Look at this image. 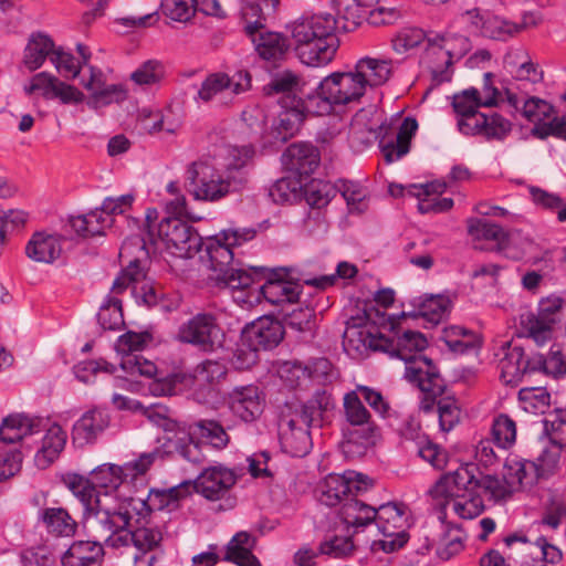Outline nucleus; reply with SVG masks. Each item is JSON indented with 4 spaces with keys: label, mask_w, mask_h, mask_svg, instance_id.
I'll use <instances>...</instances> for the list:
<instances>
[{
    "label": "nucleus",
    "mask_w": 566,
    "mask_h": 566,
    "mask_svg": "<svg viewBox=\"0 0 566 566\" xmlns=\"http://www.w3.org/2000/svg\"><path fill=\"white\" fill-rule=\"evenodd\" d=\"M145 500L124 497L118 500L115 515L109 520L108 515H102V522H95L97 537L106 538V546L122 548L133 545L134 563L145 562L154 565L160 553L163 532L159 526L150 521L142 523L140 518L133 520L135 515L145 517Z\"/></svg>",
    "instance_id": "obj_1"
},
{
    "label": "nucleus",
    "mask_w": 566,
    "mask_h": 566,
    "mask_svg": "<svg viewBox=\"0 0 566 566\" xmlns=\"http://www.w3.org/2000/svg\"><path fill=\"white\" fill-rule=\"evenodd\" d=\"M227 158L199 160L192 163L187 170L189 190L196 200L218 201L226 197L238 184L234 170L245 166L253 150L249 146L226 149Z\"/></svg>",
    "instance_id": "obj_2"
},
{
    "label": "nucleus",
    "mask_w": 566,
    "mask_h": 566,
    "mask_svg": "<svg viewBox=\"0 0 566 566\" xmlns=\"http://www.w3.org/2000/svg\"><path fill=\"white\" fill-rule=\"evenodd\" d=\"M287 29L303 64L319 67L334 59L338 44L331 14L304 15L291 22Z\"/></svg>",
    "instance_id": "obj_3"
},
{
    "label": "nucleus",
    "mask_w": 566,
    "mask_h": 566,
    "mask_svg": "<svg viewBox=\"0 0 566 566\" xmlns=\"http://www.w3.org/2000/svg\"><path fill=\"white\" fill-rule=\"evenodd\" d=\"M44 431L41 436L38 450L34 454V464L39 469L49 468L61 454L67 434L57 423L44 428L41 419L27 415H11L3 419L0 426V441L15 443L28 437H33Z\"/></svg>",
    "instance_id": "obj_4"
},
{
    "label": "nucleus",
    "mask_w": 566,
    "mask_h": 566,
    "mask_svg": "<svg viewBox=\"0 0 566 566\" xmlns=\"http://www.w3.org/2000/svg\"><path fill=\"white\" fill-rule=\"evenodd\" d=\"M256 231L252 228L227 229L210 238L206 243V252L210 268L217 273L216 279L232 290L247 289L254 282L256 269L250 271L232 265L233 248L254 239Z\"/></svg>",
    "instance_id": "obj_5"
},
{
    "label": "nucleus",
    "mask_w": 566,
    "mask_h": 566,
    "mask_svg": "<svg viewBox=\"0 0 566 566\" xmlns=\"http://www.w3.org/2000/svg\"><path fill=\"white\" fill-rule=\"evenodd\" d=\"M343 418L342 451L347 458H359L376 443L379 431L357 391L352 390L344 395Z\"/></svg>",
    "instance_id": "obj_6"
},
{
    "label": "nucleus",
    "mask_w": 566,
    "mask_h": 566,
    "mask_svg": "<svg viewBox=\"0 0 566 566\" xmlns=\"http://www.w3.org/2000/svg\"><path fill=\"white\" fill-rule=\"evenodd\" d=\"M366 95L364 85L353 70L334 72L325 76L315 88L304 97L303 107L312 115L331 114L335 106L357 103Z\"/></svg>",
    "instance_id": "obj_7"
},
{
    "label": "nucleus",
    "mask_w": 566,
    "mask_h": 566,
    "mask_svg": "<svg viewBox=\"0 0 566 566\" xmlns=\"http://www.w3.org/2000/svg\"><path fill=\"white\" fill-rule=\"evenodd\" d=\"M478 88L471 87L453 95L452 106L458 115V128L468 136L486 139H503L511 132V123L497 113L486 115L479 112Z\"/></svg>",
    "instance_id": "obj_8"
},
{
    "label": "nucleus",
    "mask_w": 566,
    "mask_h": 566,
    "mask_svg": "<svg viewBox=\"0 0 566 566\" xmlns=\"http://www.w3.org/2000/svg\"><path fill=\"white\" fill-rule=\"evenodd\" d=\"M157 219V211L148 210L146 213L147 239L154 245L155 250L165 251L168 254L189 259L199 252L202 240L198 232L188 223L178 218H166L158 224L157 234L151 230L153 223ZM144 239V237L142 238ZM148 250V248L146 247Z\"/></svg>",
    "instance_id": "obj_9"
},
{
    "label": "nucleus",
    "mask_w": 566,
    "mask_h": 566,
    "mask_svg": "<svg viewBox=\"0 0 566 566\" xmlns=\"http://www.w3.org/2000/svg\"><path fill=\"white\" fill-rule=\"evenodd\" d=\"M325 409L326 406L314 398L281 417L280 441L285 452L293 457H303L308 453L312 447L308 428L321 423Z\"/></svg>",
    "instance_id": "obj_10"
},
{
    "label": "nucleus",
    "mask_w": 566,
    "mask_h": 566,
    "mask_svg": "<svg viewBox=\"0 0 566 566\" xmlns=\"http://www.w3.org/2000/svg\"><path fill=\"white\" fill-rule=\"evenodd\" d=\"M148 254L149 251L146 249V241L142 239V237H130L123 242L119 256L134 255V259L128 261L126 269H124L113 282L112 293L120 294L132 285L133 295L137 303H143L147 306L156 304L157 297L154 287L143 281L145 275L139 264L140 259Z\"/></svg>",
    "instance_id": "obj_11"
},
{
    "label": "nucleus",
    "mask_w": 566,
    "mask_h": 566,
    "mask_svg": "<svg viewBox=\"0 0 566 566\" xmlns=\"http://www.w3.org/2000/svg\"><path fill=\"white\" fill-rule=\"evenodd\" d=\"M64 483L73 495L82 503L84 510V526L87 533H92L97 537L95 531V522H102V515H108L112 520L116 513L117 503H109L111 496L101 494L97 491L92 480L76 473H69L64 478Z\"/></svg>",
    "instance_id": "obj_12"
},
{
    "label": "nucleus",
    "mask_w": 566,
    "mask_h": 566,
    "mask_svg": "<svg viewBox=\"0 0 566 566\" xmlns=\"http://www.w3.org/2000/svg\"><path fill=\"white\" fill-rule=\"evenodd\" d=\"M226 375L227 367L222 361L206 359L198 364L189 375H175L172 382L156 380L151 386V390L155 395H172L175 392L174 385L179 381L189 386L197 394L198 399H200L205 398L206 392H210Z\"/></svg>",
    "instance_id": "obj_13"
},
{
    "label": "nucleus",
    "mask_w": 566,
    "mask_h": 566,
    "mask_svg": "<svg viewBox=\"0 0 566 566\" xmlns=\"http://www.w3.org/2000/svg\"><path fill=\"white\" fill-rule=\"evenodd\" d=\"M375 523L382 538L378 544L386 553H392L401 547L409 539L408 528L410 526V514L408 507L402 503H386L377 509Z\"/></svg>",
    "instance_id": "obj_14"
},
{
    "label": "nucleus",
    "mask_w": 566,
    "mask_h": 566,
    "mask_svg": "<svg viewBox=\"0 0 566 566\" xmlns=\"http://www.w3.org/2000/svg\"><path fill=\"white\" fill-rule=\"evenodd\" d=\"M224 334L213 313L199 312L178 327L176 338L202 352H213L221 347Z\"/></svg>",
    "instance_id": "obj_15"
},
{
    "label": "nucleus",
    "mask_w": 566,
    "mask_h": 566,
    "mask_svg": "<svg viewBox=\"0 0 566 566\" xmlns=\"http://www.w3.org/2000/svg\"><path fill=\"white\" fill-rule=\"evenodd\" d=\"M251 76L245 71L235 72L229 75L223 72L209 74L198 90V98L205 103H214L220 106H228L234 103L235 98L249 91Z\"/></svg>",
    "instance_id": "obj_16"
},
{
    "label": "nucleus",
    "mask_w": 566,
    "mask_h": 566,
    "mask_svg": "<svg viewBox=\"0 0 566 566\" xmlns=\"http://www.w3.org/2000/svg\"><path fill=\"white\" fill-rule=\"evenodd\" d=\"M564 298L552 294L541 298L537 313L521 316V325L527 337L537 346H544L553 337V326L560 321Z\"/></svg>",
    "instance_id": "obj_17"
},
{
    "label": "nucleus",
    "mask_w": 566,
    "mask_h": 566,
    "mask_svg": "<svg viewBox=\"0 0 566 566\" xmlns=\"http://www.w3.org/2000/svg\"><path fill=\"white\" fill-rule=\"evenodd\" d=\"M373 485L374 481L369 476L355 471L329 474L318 486V500L327 506L343 505L346 500L364 494Z\"/></svg>",
    "instance_id": "obj_18"
},
{
    "label": "nucleus",
    "mask_w": 566,
    "mask_h": 566,
    "mask_svg": "<svg viewBox=\"0 0 566 566\" xmlns=\"http://www.w3.org/2000/svg\"><path fill=\"white\" fill-rule=\"evenodd\" d=\"M468 231L475 239L496 241L499 249L513 260L522 259L532 250L534 244L521 231L506 232L499 224L480 219H471L468 224Z\"/></svg>",
    "instance_id": "obj_19"
},
{
    "label": "nucleus",
    "mask_w": 566,
    "mask_h": 566,
    "mask_svg": "<svg viewBox=\"0 0 566 566\" xmlns=\"http://www.w3.org/2000/svg\"><path fill=\"white\" fill-rule=\"evenodd\" d=\"M417 129L418 123L411 117H406L398 127L392 120L379 125L376 137L379 139V147L387 164L395 163L409 153L411 138Z\"/></svg>",
    "instance_id": "obj_20"
},
{
    "label": "nucleus",
    "mask_w": 566,
    "mask_h": 566,
    "mask_svg": "<svg viewBox=\"0 0 566 566\" xmlns=\"http://www.w3.org/2000/svg\"><path fill=\"white\" fill-rule=\"evenodd\" d=\"M539 463L518 457L509 458L504 464V478L515 491L533 485L539 475L553 471L559 460V453L544 452L539 457Z\"/></svg>",
    "instance_id": "obj_21"
},
{
    "label": "nucleus",
    "mask_w": 566,
    "mask_h": 566,
    "mask_svg": "<svg viewBox=\"0 0 566 566\" xmlns=\"http://www.w3.org/2000/svg\"><path fill=\"white\" fill-rule=\"evenodd\" d=\"M164 427L165 433L158 440L160 447L156 448V450H160V459L165 455H179L192 463H200L205 460L201 446L193 440V432L190 428L181 427L171 420H165Z\"/></svg>",
    "instance_id": "obj_22"
},
{
    "label": "nucleus",
    "mask_w": 566,
    "mask_h": 566,
    "mask_svg": "<svg viewBox=\"0 0 566 566\" xmlns=\"http://www.w3.org/2000/svg\"><path fill=\"white\" fill-rule=\"evenodd\" d=\"M150 340L151 336L147 332H127L118 337L115 348L124 356L120 367L127 375L151 378L157 374V367L153 361L133 355L134 352L143 350Z\"/></svg>",
    "instance_id": "obj_23"
},
{
    "label": "nucleus",
    "mask_w": 566,
    "mask_h": 566,
    "mask_svg": "<svg viewBox=\"0 0 566 566\" xmlns=\"http://www.w3.org/2000/svg\"><path fill=\"white\" fill-rule=\"evenodd\" d=\"M237 480L238 476L233 470L218 464L202 470L191 489L209 501H219L230 492Z\"/></svg>",
    "instance_id": "obj_24"
},
{
    "label": "nucleus",
    "mask_w": 566,
    "mask_h": 566,
    "mask_svg": "<svg viewBox=\"0 0 566 566\" xmlns=\"http://www.w3.org/2000/svg\"><path fill=\"white\" fill-rule=\"evenodd\" d=\"M481 490L480 480H478L472 469L461 467L454 472L443 475L429 491L434 503L450 500L464 492Z\"/></svg>",
    "instance_id": "obj_25"
},
{
    "label": "nucleus",
    "mask_w": 566,
    "mask_h": 566,
    "mask_svg": "<svg viewBox=\"0 0 566 566\" xmlns=\"http://www.w3.org/2000/svg\"><path fill=\"white\" fill-rule=\"evenodd\" d=\"M24 91L29 95L38 93L46 99L59 98L63 104L80 103L84 98V94L75 86L46 72L35 74Z\"/></svg>",
    "instance_id": "obj_26"
},
{
    "label": "nucleus",
    "mask_w": 566,
    "mask_h": 566,
    "mask_svg": "<svg viewBox=\"0 0 566 566\" xmlns=\"http://www.w3.org/2000/svg\"><path fill=\"white\" fill-rule=\"evenodd\" d=\"M506 72L518 82L537 84L543 81L544 72L534 62L528 50L524 46L510 48L503 57Z\"/></svg>",
    "instance_id": "obj_27"
},
{
    "label": "nucleus",
    "mask_w": 566,
    "mask_h": 566,
    "mask_svg": "<svg viewBox=\"0 0 566 566\" xmlns=\"http://www.w3.org/2000/svg\"><path fill=\"white\" fill-rule=\"evenodd\" d=\"M405 378L409 382L416 384L422 392L432 396H437L443 390L439 371L432 361L424 356L413 359L408 358V363L405 364Z\"/></svg>",
    "instance_id": "obj_28"
},
{
    "label": "nucleus",
    "mask_w": 566,
    "mask_h": 566,
    "mask_svg": "<svg viewBox=\"0 0 566 566\" xmlns=\"http://www.w3.org/2000/svg\"><path fill=\"white\" fill-rule=\"evenodd\" d=\"M90 539L75 541L71 544L66 552L61 557L63 566H99L104 548L103 543L106 545V538L96 537L88 533Z\"/></svg>",
    "instance_id": "obj_29"
},
{
    "label": "nucleus",
    "mask_w": 566,
    "mask_h": 566,
    "mask_svg": "<svg viewBox=\"0 0 566 566\" xmlns=\"http://www.w3.org/2000/svg\"><path fill=\"white\" fill-rule=\"evenodd\" d=\"M284 327L270 316H263L249 325L243 332V340L256 349H270L283 339Z\"/></svg>",
    "instance_id": "obj_30"
},
{
    "label": "nucleus",
    "mask_w": 566,
    "mask_h": 566,
    "mask_svg": "<svg viewBox=\"0 0 566 566\" xmlns=\"http://www.w3.org/2000/svg\"><path fill=\"white\" fill-rule=\"evenodd\" d=\"M264 400L256 386L235 387L229 394V407L234 416L245 422L255 420L263 412Z\"/></svg>",
    "instance_id": "obj_31"
},
{
    "label": "nucleus",
    "mask_w": 566,
    "mask_h": 566,
    "mask_svg": "<svg viewBox=\"0 0 566 566\" xmlns=\"http://www.w3.org/2000/svg\"><path fill=\"white\" fill-rule=\"evenodd\" d=\"M88 77L82 76L81 84L91 93L92 104L103 106L126 98V91L122 85H106V77L102 70L88 65Z\"/></svg>",
    "instance_id": "obj_32"
},
{
    "label": "nucleus",
    "mask_w": 566,
    "mask_h": 566,
    "mask_svg": "<svg viewBox=\"0 0 566 566\" xmlns=\"http://www.w3.org/2000/svg\"><path fill=\"white\" fill-rule=\"evenodd\" d=\"M344 347L350 352L364 354L368 349L389 352L392 342L379 333L373 332L368 325H348L344 333Z\"/></svg>",
    "instance_id": "obj_33"
},
{
    "label": "nucleus",
    "mask_w": 566,
    "mask_h": 566,
    "mask_svg": "<svg viewBox=\"0 0 566 566\" xmlns=\"http://www.w3.org/2000/svg\"><path fill=\"white\" fill-rule=\"evenodd\" d=\"M62 251V238L44 231L33 233L25 245L27 256L38 263L52 264Z\"/></svg>",
    "instance_id": "obj_34"
},
{
    "label": "nucleus",
    "mask_w": 566,
    "mask_h": 566,
    "mask_svg": "<svg viewBox=\"0 0 566 566\" xmlns=\"http://www.w3.org/2000/svg\"><path fill=\"white\" fill-rule=\"evenodd\" d=\"M439 509V520L443 522L448 516V511L451 510L455 515L464 520H471L479 516L484 511V504L480 490L464 492L450 500L434 503Z\"/></svg>",
    "instance_id": "obj_35"
},
{
    "label": "nucleus",
    "mask_w": 566,
    "mask_h": 566,
    "mask_svg": "<svg viewBox=\"0 0 566 566\" xmlns=\"http://www.w3.org/2000/svg\"><path fill=\"white\" fill-rule=\"evenodd\" d=\"M109 424V415L106 410L94 408L85 412L73 426V441L80 446L95 441Z\"/></svg>",
    "instance_id": "obj_36"
},
{
    "label": "nucleus",
    "mask_w": 566,
    "mask_h": 566,
    "mask_svg": "<svg viewBox=\"0 0 566 566\" xmlns=\"http://www.w3.org/2000/svg\"><path fill=\"white\" fill-rule=\"evenodd\" d=\"M352 70L364 85L366 93L368 90L384 85L391 76L390 61L368 56L359 59Z\"/></svg>",
    "instance_id": "obj_37"
},
{
    "label": "nucleus",
    "mask_w": 566,
    "mask_h": 566,
    "mask_svg": "<svg viewBox=\"0 0 566 566\" xmlns=\"http://www.w3.org/2000/svg\"><path fill=\"white\" fill-rule=\"evenodd\" d=\"M280 4V0H243L240 7L241 19L248 35H253L264 28L268 17L272 15Z\"/></svg>",
    "instance_id": "obj_38"
},
{
    "label": "nucleus",
    "mask_w": 566,
    "mask_h": 566,
    "mask_svg": "<svg viewBox=\"0 0 566 566\" xmlns=\"http://www.w3.org/2000/svg\"><path fill=\"white\" fill-rule=\"evenodd\" d=\"M282 160L290 171L300 176H308L318 166V155L315 148L307 144H292L282 155Z\"/></svg>",
    "instance_id": "obj_39"
},
{
    "label": "nucleus",
    "mask_w": 566,
    "mask_h": 566,
    "mask_svg": "<svg viewBox=\"0 0 566 566\" xmlns=\"http://www.w3.org/2000/svg\"><path fill=\"white\" fill-rule=\"evenodd\" d=\"M260 291L263 297L273 305L293 304L300 298L301 285L275 274V277H270L260 287Z\"/></svg>",
    "instance_id": "obj_40"
},
{
    "label": "nucleus",
    "mask_w": 566,
    "mask_h": 566,
    "mask_svg": "<svg viewBox=\"0 0 566 566\" xmlns=\"http://www.w3.org/2000/svg\"><path fill=\"white\" fill-rule=\"evenodd\" d=\"M339 515L347 526L358 532L375 523L377 509L358 500L357 496H352L343 503Z\"/></svg>",
    "instance_id": "obj_41"
},
{
    "label": "nucleus",
    "mask_w": 566,
    "mask_h": 566,
    "mask_svg": "<svg viewBox=\"0 0 566 566\" xmlns=\"http://www.w3.org/2000/svg\"><path fill=\"white\" fill-rule=\"evenodd\" d=\"M57 46L53 40L45 33H33L24 50L23 63L29 71L40 69L44 61L49 57L51 60Z\"/></svg>",
    "instance_id": "obj_42"
},
{
    "label": "nucleus",
    "mask_w": 566,
    "mask_h": 566,
    "mask_svg": "<svg viewBox=\"0 0 566 566\" xmlns=\"http://www.w3.org/2000/svg\"><path fill=\"white\" fill-rule=\"evenodd\" d=\"M451 306L452 300L446 294L420 297L415 303V316L422 317L431 326H434L449 315Z\"/></svg>",
    "instance_id": "obj_43"
},
{
    "label": "nucleus",
    "mask_w": 566,
    "mask_h": 566,
    "mask_svg": "<svg viewBox=\"0 0 566 566\" xmlns=\"http://www.w3.org/2000/svg\"><path fill=\"white\" fill-rule=\"evenodd\" d=\"M509 104L516 111L521 109L522 115L535 125L543 124L554 113V107L546 101L538 97H528L522 101L517 95L506 91Z\"/></svg>",
    "instance_id": "obj_44"
},
{
    "label": "nucleus",
    "mask_w": 566,
    "mask_h": 566,
    "mask_svg": "<svg viewBox=\"0 0 566 566\" xmlns=\"http://www.w3.org/2000/svg\"><path fill=\"white\" fill-rule=\"evenodd\" d=\"M392 342V347L387 352L390 357H396L408 363V358L423 357L420 353L428 346L427 338L420 332L405 331Z\"/></svg>",
    "instance_id": "obj_45"
},
{
    "label": "nucleus",
    "mask_w": 566,
    "mask_h": 566,
    "mask_svg": "<svg viewBox=\"0 0 566 566\" xmlns=\"http://www.w3.org/2000/svg\"><path fill=\"white\" fill-rule=\"evenodd\" d=\"M531 365L535 373H543L553 378L566 375V354L558 344H553L546 355L536 353L531 356Z\"/></svg>",
    "instance_id": "obj_46"
},
{
    "label": "nucleus",
    "mask_w": 566,
    "mask_h": 566,
    "mask_svg": "<svg viewBox=\"0 0 566 566\" xmlns=\"http://www.w3.org/2000/svg\"><path fill=\"white\" fill-rule=\"evenodd\" d=\"M442 52L447 53L441 42L434 36L428 40L424 53L421 57V63L431 71L438 82L450 80L449 67L453 64L449 55L442 57Z\"/></svg>",
    "instance_id": "obj_47"
},
{
    "label": "nucleus",
    "mask_w": 566,
    "mask_h": 566,
    "mask_svg": "<svg viewBox=\"0 0 566 566\" xmlns=\"http://www.w3.org/2000/svg\"><path fill=\"white\" fill-rule=\"evenodd\" d=\"M440 339L455 354H475L481 346L479 336L461 326L446 327Z\"/></svg>",
    "instance_id": "obj_48"
},
{
    "label": "nucleus",
    "mask_w": 566,
    "mask_h": 566,
    "mask_svg": "<svg viewBox=\"0 0 566 566\" xmlns=\"http://www.w3.org/2000/svg\"><path fill=\"white\" fill-rule=\"evenodd\" d=\"M501 377L507 384L517 382L527 373H535L531 365V357L524 358L522 347L514 346L500 360Z\"/></svg>",
    "instance_id": "obj_49"
},
{
    "label": "nucleus",
    "mask_w": 566,
    "mask_h": 566,
    "mask_svg": "<svg viewBox=\"0 0 566 566\" xmlns=\"http://www.w3.org/2000/svg\"><path fill=\"white\" fill-rule=\"evenodd\" d=\"M192 483L189 481L182 482L179 485L166 490H151L145 501L146 509L144 513L147 514L151 510H172L177 506L180 499L186 497L191 492Z\"/></svg>",
    "instance_id": "obj_50"
},
{
    "label": "nucleus",
    "mask_w": 566,
    "mask_h": 566,
    "mask_svg": "<svg viewBox=\"0 0 566 566\" xmlns=\"http://www.w3.org/2000/svg\"><path fill=\"white\" fill-rule=\"evenodd\" d=\"M254 538L247 532L235 534L227 546L226 560L238 566H261L258 558L252 554Z\"/></svg>",
    "instance_id": "obj_51"
},
{
    "label": "nucleus",
    "mask_w": 566,
    "mask_h": 566,
    "mask_svg": "<svg viewBox=\"0 0 566 566\" xmlns=\"http://www.w3.org/2000/svg\"><path fill=\"white\" fill-rule=\"evenodd\" d=\"M112 223L113 218L107 217L102 208L70 219L71 228L84 238L103 234L104 230L109 228Z\"/></svg>",
    "instance_id": "obj_52"
},
{
    "label": "nucleus",
    "mask_w": 566,
    "mask_h": 566,
    "mask_svg": "<svg viewBox=\"0 0 566 566\" xmlns=\"http://www.w3.org/2000/svg\"><path fill=\"white\" fill-rule=\"evenodd\" d=\"M92 482L96 490H104L103 492L101 491V494L107 493L111 496L109 502L115 499L112 492L117 491L127 483L120 465L108 463L102 464L92 471Z\"/></svg>",
    "instance_id": "obj_53"
},
{
    "label": "nucleus",
    "mask_w": 566,
    "mask_h": 566,
    "mask_svg": "<svg viewBox=\"0 0 566 566\" xmlns=\"http://www.w3.org/2000/svg\"><path fill=\"white\" fill-rule=\"evenodd\" d=\"M41 520L46 531L55 536H72L77 527L74 518L63 507L44 509L41 513Z\"/></svg>",
    "instance_id": "obj_54"
},
{
    "label": "nucleus",
    "mask_w": 566,
    "mask_h": 566,
    "mask_svg": "<svg viewBox=\"0 0 566 566\" xmlns=\"http://www.w3.org/2000/svg\"><path fill=\"white\" fill-rule=\"evenodd\" d=\"M255 45L259 55L264 60L281 57L289 48L286 39L276 32H260L249 35Z\"/></svg>",
    "instance_id": "obj_55"
},
{
    "label": "nucleus",
    "mask_w": 566,
    "mask_h": 566,
    "mask_svg": "<svg viewBox=\"0 0 566 566\" xmlns=\"http://www.w3.org/2000/svg\"><path fill=\"white\" fill-rule=\"evenodd\" d=\"M304 98L291 101L290 103L283 102V108L279 115L277 129L283 134V138L292 137L301 127L305 114L308 112L303 107ZM310 115H312L310 113Z\"/></svg>",
    "instance_id": "obj_56"
},
{
    "label": "nucleus",
    "mask_w": 566,
    "mask_h": 566,
    "mask_svg": "<svg viewBox=\"0 0 566 566\" xmlns=\"http://www.w3.org/2000/svg\"><path fill=\"white\" fill-rule=\"evenodd\" d=\"M190 429L193 436H198L217 450H222L229 444V434L226 432L224 428L214 420H200L190 426Z\"/></svg>",
    "instance_id": "obj_57"
},
{
    "label": "nucleus",
    "mask_w": 566,
    "mask_h": 566,
    "mask_svg": "<svg viewBox=\"0 0 566 566\" xmlns=\"http://www.w3.org/2000/svg\"><path fill=\"white\" fill-rule=\"evenodd\" d=\"M521 408L530 413H545L551 406V394L544 387H526L518 391Z\"/></svg>",
    "instance_id": "obj_58"
},
{
    "label": "nucleus",
    "mask_w": 566,
    "mask_h": 566,
    "mask_svg": "<svg viewBox=\"0 0 566 566\" xmlns=\"http://www.w3.org/2000/svg\"><path fill=\"white\" fill-rule=\"evenodd\" d=\"M303 80L296 73L285 70L277 73L271 83L268 85L269 92L282 93L284 95L283 102L286 99L297 101L296 94L302 91Z\"/></svg>",
    "instance_id": "obj_59"
},
{
    "label": "nucleus",
    "mask_w": 566,
    "mask_h": 566,
    "mask_svg": "<svg viewBox=\"0 0 566 566\" xmlns=\"http://www.w3.org/2000/svg\"><path fill=\"white\" fill-rule=\"evenodd\" d=\"M426 40V33L417 27H405L391 38V48L395 53L409 54Z\"/></svg>",
    "instance_id": "obj_60"
},
{
    "label": "nucleus",
    "mask_w": 566,
    "mask_h": 566,
    "mask_svg": "<svg viewBox=\"0 0 566 566\" xmlns=\"http://www.w3.org/2000/svg\"><path fill=\"white\" fill-rule=\"evenodd\" d=\"M112 294L101 305L97 319L104 329L116 331L124 325V316L120 300L116 296L117 294Z\"/></svg>",
    "instance_id": "obj_61"
},
{
    "label": "nucleus",
    "mask_w": 566,
    "mask_h": 566,
    "mask_svg": "<svg viewBox=\"0 0 566 566\" xmlns=\"http://www.w3.org/2000/svg\"><path fill=\"white\" fill-rule=\"evenodd\" d=\"M138 120L142 129L150 134L164 130L172 134L178 128L175 122L167 120V117L160 109L144 107L138 113Z\"/></svg>",
    "instance_id": "obj_62"
},
{
    "label": "nucleus",
    "mask_w": 566,
    "mask_h": 566,
    "mask_svg": "<svg viewBox=\"0 0 566 566\" xmlns=\"http://www.w3.org/2000/svg\"><path fill=\"white\" fill-rule=\"evenodd\" d=\"M491 433L494 443L502 449L512 447L516 440V424L505 413H500L493 419Z\"/></svg>",
    "instance_id": "obj_63"
},
{
    "label": "nucleus",
    "mask_w": 566,
    "mask_h": 566,
    "mask_svg": "<svg viewBox=\"0 0 566 566\" xmlns=\"http://www.w3.org/2000/svg\"><path fill=\"white\" fill-rule=\"evenodd\" d=\"M417 454L430 463L433 468L441 470L447 465L448 453L440 446L432 442L428 437H421L416 443Z\"/></svg>",
    "instance_id": "obj_64"
}]
</instances>
